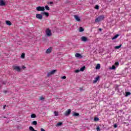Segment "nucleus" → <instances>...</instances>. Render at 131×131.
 <instances>
[{
    "mask_svg": "<svg viewBox=\"0 0 131 131\" xmlns=\"http://www.w3.org/2000/svg\"><path fill=\"white\" fill-rule=\"evenodd\" d=\"M79 71H80V70H76L75 71V72L76 73H78V72H79Z\"/></svg>",
    "mask_w": 131,
    "mask_h": 131,
    "instance_id": "obj_35",
    "label": "nucleus"
},
{
    "mask_svg": "<svg viewBox=\"0 0 131 131\" xmlns=\"http://www.w3.org/2000/svg\"><path fill=\"white\" fill-rule=\"evenodd\" d=\"M94 121H99V120H100V119H99V118L98 117H95L94 119Z\"/></svg>",
    "mask_w": 131,
    "mask_h": 131,
    "instance_id": "obj_29",
    "label": "nucleus"
},
{
    "mask_svg": "<svg viewBox=\"0 0 131 131\" xmlns=\"http://www.w3.org/2000/svg\"><path fill=\"white\" fill-rule=\"evenodd\" d=\"M96 130L97 131H101V129H100V126H97V128H96Z\"/></svg>",
    "mask_w": 131,
    "mask_h": 131,
    "instance_id": "obj_31",
    "label": "nucleus"
},
{
    "mask_svg": "<svg viewBox=\"0 0 131 131\" xmlns=\"http://www.w3.org/2000/svg\"><path fill=\"white\" fill-rule=\"evenodd\" d=\"M73 116H79V114L77 113H74Z\"/></svg>",
    "mask_w": 131,
    "mask_h": 131,
    "instance_id": "obj_23",
    "label": "nucleus"
},
{
    "mask_svg": "<svg viewBox=\"0 0 131 131\" xmlns=\"http://www.w3.org/2000/svg\"><path fill=\"white\" fill-rule=\"evenodd\" d=\"M99 79H100V76H98L95 78V79L93 81V83H96V82H97V81H98V80H99Z\"/></svg>",
    "mask_w": 131,
    "mask_h": 131,
    "instance_id": "obj_12",
    "label": "nucleus"
},
{
    "mask_svg": "<svg viewBox=\"0 0 131 131\" xmlns=\"http://www.w3.org/2000/svg\"><path fill=\"white\" fill-rule=\"evenodd\" d=\"M129 95H130V92H126V95H125L126 97H128V96H129Z\"/></svg>",
    "mask_w": 131,
    "mask_h": 131,
    "instance_id": "obj_28",
    "label": "nucleus"
},
{
    "mask_svg": "<svg viewBox=\"0 0 131 131\" xmlns=\"http://www.w3.org/2000/svg\"><path fill=\"white\" fill-rule=\"evenodd\" d=\"M115 65H116V66L119 65V63L118 62H116L115 63Z\"/></svg>",
    "mask_w": 131,
    "mask_h": 131,
    "instance_id": "obj_37",
    "label": "nucleus"
},
{
    "mask_svg": "<svg viewBox=\"0 0 131 131\" xmlns=\"http://www.w3.org/2000/svg\"><path fill=\"white\" fill-rule=\"evenodd\" d=\"M116 68V67L115 66H112V68H111V69L114 70V69H115Z\"/></svg>",
    "mask_w": 131,
    "mask_h": 131,
    "instance_id": "obj_33",
    "label": "nucleus"
},
{
    "mask_svg": "<svg viewBox=\"0 0 131 131\" xmlns=\"http://www.w3.org/2000/svg\"><path fill=\"white\" fill-rule=\"evenodd\" d=\"M57 72V70H53L51 71L50 72H49L47 74V76L50 77L51 75H53V74H55V73Z\"/></svg>",
    "mask_w": 131,
    "mask_h": 131,
    "instance_id": "obj_2",
    "label": "nucleus"
},
{
    "mask_svg": "<svg viewBox=\"0 0 131 131\" xmlns=\"http://www.w3.org/2000/svg\"><path fill=\"white\" fill-rule=\"evenodd\" d=\"M4 118H7V117H4Z\"/></svg>",
    "mask_w": 131,
    "mask_h": 131,
    "instance_id": "obj_47",
    "label": "nucleus"
},
{
    "mask_svg": "<svg viewBox=\"0 0 131 131\" xmlns=\"http://www.w3.org/2000/svg\"><path fill=\"white\" fill-rule=\"evenodd\" d=\"M31 118H35V117H36V115L34 114H32L31 115Z\"/></svg>",
    "mask_w": 131,
    "mask_h": 131,
    "instance_id": "obj_26",
    "label": "nucleus"
},
{
    "mask_svg": "<svg viewBox=\"0 0 131 131\" xmlns=\"http://www.w3.org/2000/svg\"><path fill=\"white\" fill-rule=\"evenodd\" d=\"M45 9H46V10H47L48 11H50V7L48 5L45 6Z\"/></svg>",
    "mask_w": 131,
    "mask_h": 131,
    "instance_id": "obj_27",
    "label": "nucleus"
},
{
    "mask_svg": "<svg viewBox=\"0 0 131 131\" xmlns=\"http://www.w3.org/2000/svg\"><path fill=\"white\" fill-rule=\"evenodd\" d=\"M95 9L96 10H99V6H98V5L95 6Z\"/></svg>",
    "mask_w": 131,
    "mask_h": 131,
    "instance_id": "obj_36",
    "label": "nucleus"
},
{
    "mask_svg": "<svg viewBox=\"0 0 131 131\" xmlns=\"http://www.w3.org/2000/svg\"><path fill=\"white\" fill-rule=\"evenodd\" d=\"M41 131H46V130H45L43 128H41Z\"/></svg>",
    "mask_w": 131,
    "mask_h": 131,
    "instance_id": "obj_44",
    "label": "nucleus"
},
{
    "mask_svg": "<svg viewBox=\"0 0 131 131\" xmlns=\"http://www.w3.org/2000/svg\"><path fill=\"white\" fill-rule=\"evenodd\" d=\"M118 86H119V85H116V90H118Z\"/></svg>",
    "mask_w": 131,
    "mask_h": 131,
    "instance_id": "obj_40",
    "label": "nucleus"
},
{
    "mask_svg": "<svg viewBox=\"0 0 131 131\" xmlns=\"http://www.w3.org/2000/svg\"><path fill=\"white\" fill-rule=\"evenodd\" d=\"M105 18V16L104 15H100L98 16L97 18L95 19V22L96 23H98V22H101L102 20H104Z\"/></svg>",
    "mask_w": 131,
    "mask_h": 131,
    "instance_id": "obj_1",
    "label": "nucleus"
},
{
    "mask_svg": "<svg viewBox=\"0 0 131 131\" xmlns=\"http://www.w3.org/2000/svg\"><path fill=\"white\" fill-rule=\"evenodd\" d=\"M23 69H25V68H26V67H25V66H23Z\"/></svg>",
    "mask_w": 131,
    "mask_h": 131,
    "instance_id": "obj_45",
    "label": "nucleus"
},
{
    "mask_svg": "<svg viewBox=\"0 0 131 131\" xmlns=\"http://www.w3.org/2000/svg\"><path fill=\"white\" fill-rule=\"evenodd\" d=\"M79 90L80 91V92H83V91H84V89H83V88H80Z\"/></svg>",
    "mask_w": 131,
    "mask_h": 131,
    "instance_id": "obj_34",
    "label": "nucleus"
},
{
    "mask_svg": "<svg viewBox=\"0 0 131 131\" xmlns=\"http://www.w3.org/2000/svg\"><path fill=\"white\" fill-rule=\"evenodd\" d=\"M13 68L14 70H16L18 72H20L21 71V68H20V67L17 66H13Z\"/></svg>",
    "mask_w": 131,
    "mask_h": 131,
    "instance_id": "obj_3",
    "label": "nucleus"
},
{
    "mask_svg": "<svg viewBox=\"0 0 131 131\" xmlns=\"http://www.w3.org/2000/svg\"><path fill=\"white\" fill-rule=\"evenodd\" d=\"M6 23L7 25H9V26H10V25H12V23H11L10 20H7Z\"/></svg>",
    "mask_w": 131,
    "mask_h": 131,
    "instance_id": "obj_14",
    "label": "nucleus"
},
{
    "mask_svg": "<svg viewBox=\"0 0 131 131\" xmlns=\"http://www.w3.org/2000/svg\"><path fill=\"white\" fill-rule=\"evenodd\" d=\"M84 69H85V67L83 66L80 68V71H84Z\"/></svg>",
    "mask_w": 131,
    "mask_h": 131,
    "instance_id": "obj_25",
    "label": "nucleus"
},
{
    "mask_svg": "<svg viewBox=\"0 0 131 131\" xmlns=\"http://www.w3.org/2000/svg\"><path fill=\"white\" fill-rule=\"evenodd\" d=\"M4 6H6V3L4 0H0V7H4Z\"/></svg>",
    "mask_w": 131,
    "mask_h": 131,
    "instance_id": "obj_9",
    "label": "nucleus"
},
{
    "mask_svg": "<svg viewBox=\"0 0 131 131\" xmlns=\"http://www.w3.org/2000/svg\"><path fill=\"white\" fill-rule=\"evenodd\" d=\"M33 131H37V130H36L34 129Z\"/></svg>",
    "mask_w": 131,
    "mask_h": 131,
    "instance_id": "obj_48",
    "label": "nucleus"
},
{
    "mask_svg": "<svg viewBox=\"0 0 131 131\" xmlns=\"http://www.w3.org/2000/svg\"><path fill=\"white\" fill-rule=\"evenodd\" d=\"M83 30H84L83 29V28L80 27L79 28V32H82V31H83Z\"/></svg>",
    "mask_w": 131,
    "mask_h": 131,
    "instance_id": "obj_19",
    "label": "nucleus"
},
{
    "mask_svg": "<svg viewBox=\"0 0 131 131\" xmlns=\"http://www.w3.org/2000/svg\"><path fill=\"white\" fill-rule=\"evenodd\" d=\"M39 100H45V97H43V96H41L39 98Z\"/></svg>",
    "mask_w": 131,
    "mask_h": 131,
    "instance_id": "obj_32",
    "label": "nucleus"
},
{
    "mask_svg": "<svg viewBox=\"0 0 131 131\" xmlns=\"http://www.w3.org/2000/svg\"><path fill=\"white\" fill-rule=\"evenodd\" d=\"M48 4H49L50 5H53V4H54V2H48Z\"/></svg>",
    "mask_w": 131,
    "mask_h": 131,
    "instance_id": "obj_38",
    "label": "nucleus"
},
{
    "mask_svg": "<svg viewBox=\"0 0 131 131\" xmlns=\"http://www.w3.org/2000/svg\"><path fill=\"white\" fill-rule=\"evenodd\" d=\"M4 94H7L8 93V91H4Z\"/></svg>",
    "mask_w": 131,
    "mask_h": 131,
    "instance_id": "obj_43",
    "label": "nucleus"
},
{
    "mask_svg": "<svg viewBox=\"0 0 131 131\" xmlns=\"http://www.w3.org/2000/svg\"><path fill=\"white\" fill-rule=\"evenodd\" d=\"M61 79H66V77L65 76H63L61 77Z\"/></svg>",
    "mask_w": 131,
    "mask_h": 131,
    "instance_id": "obj_39",
    "label": "nucleus"
},
{
    "mask_svg": "<svg viewBox=\"0 0 131 131\" xmlns=\"http://www.w3.org/2000/svg\"><path fill=\"white\" fill-rule=\"evenodd\" d=\"M29 129H30V130L33 131L34 130V128L32 126H30Z\"/></svg>",
    "mask_w": 131,
    "mask_h": 131,
    "instance_id": "obj_30",
    "label": "nucleus"
},
{
    "mask_svg": "<svg viewBox=\"0 0 131 131\" xmlns=\"http://www.w3.org/2000/svg\"><path fill=\"white\" fill-rule=\"evenodd\" d=\"M114 127H115V128H116V127H117V124H115L114 125Z\"/></svg>",
    "mask_w": 131,
    "mask_h": 131,
    "instance_id": "obj_41",
    "label": "nucleus"
},
{
    "mask_svg": "<svg viewBox=\"0 0 131 131\" xmlns=\"http://www.w3.org/2000/svg\"><path fill=\"white\" fill-rule=\"evenodd\" d=\"M122 45L120 44L119 46L115 47V49L116 50H118V49H120V47H122Z\"/></svg>",
    "mask_w": 131,
    "mask_h": 131,
    "instance_id": "obj_15",
    "label": "nucleus"
},
{
    "mask_svg": "<svg viewBox=\"0 0 131 131\" xmlns=\"http://www.w3.org/2000/svg\"><path fill=\"white\" fill-rule=\"evenodd\" d=\"M75 57L76 58H80V59H81V58H82V56L79 53H76Z\"/></svg>",
    "mask_w": 131,
    "mask_h": 131,
    "instance_id": "obj_10",
    "label": "nucleus"
},
{
    "mask_svg": "<svg viewBox=\"0 0 131 131\" xmlns=\"http://www.w3.org/2000/svg\"><path fill=\"white\" fill-rule=\"evenodd\" d=\"M36 10L38 11H41L42 12H44L45 7L38 6V7H36Z\"/></svg>",
    "mask_w": 131,
    "mask_h": 131,
    "instance_id": "obj_4",
    "label": "nucleus"
},
{
    "mask_svg": "<svg viewBox=\"0 0 131 131\" xmlns=\"http://www.w3.org/2000/svg\"><path fill=\"white\" fill-rule=\"evenodd\" d=\"M52 52V48L48 49L46 51V54H50Z\"/></svg>",
    "mask_w": 131,
    "mask_h": 131,
    "instance_id": "obj_13",
    "label": "nucleus"
},
{
    "mask_svg": "<svg viewBox=\"0 0 131 131\" xmlns=\"http://www.w3.org/2000/svg\"><path fill=\"white\" fill-rule=\"evenodd\" d=\"M42 15H45L46 17H49V13L48 12H42Z\"/></svg>",
    "mask_w": 131,
    "mask_h": 131,
    "instance_id": "obj_18",
    "label": "nucleus"
},
{
    "mask_svg": "<svg viewBox=\"0 0 131 131\" xmlns=\"http://www.w3.org/2000/svg\"><path fill=\"white\" fill-rule=\"evenodd\" d=\"M99 31H102V29H99Z\"/></svg>",
    "mask_w": 131,
    "mask_h": 131,
    "instance_id": "obj_46",
    "label": "nucleus"
},
{
    "mask_svg": "<svg viewBox=\"0 0 131 131\" xmlns=\"http://www.w3.org/2000/svg\"><path fill=\"white\" fill-rule=\"evenodd\" d=\"M62 124H63V123H62V122H58L56 124V126H61V125H62Z\"/></svg>",
    "mask_w": 131,
    "mask_h": 131,
    "instance_id": "obj_20",
    "label": "nucleus"
},
{
    "mask_svg": "<svg viewBox=\"0 0 131 131\" xmlns=\"http://www.w3.org/2000/svg\"><path fill=\"white\" fill-rule=\"evenodd\" d=\"M118 36H119V34H117L116 35H115L112 39L113 40L114 39H116V38H117V37H118Z\"/></svg>",
    "mask_w": 131,
    "mask_h": 131,
    "instance_id": "obj_16",
    "label": "nucleus"
},
{
    "mask_svg": "<svg viewBox=\"0 0 131 131\" xmlns=\"http://www.w3.org/2000/svg\"><path fill=\"white\" fill-rule=\"evenodd\" d=\"M75 19L78 21V22H79V21H80V18H79V17L78 16V15H74V16Z\"/></svg>",
    "mask_w": 131,
    "mask_h": 131,
    "instance_id": "obj_11",
    "label": "nucleus"
},
{
    "mask_svg": "<svg viewBox=\"0 0 131 131\" xmlns=\"http://www.w3.org/2000/svg\"><path fill=\"white\" fill-rule=\"evenodd\" d=\"M32 124H33V125H36V124H37V122H36V121H34L32 122Z\"/></svg>",
    "mask_w": 131,
    "mask_h": 131,
    "instance_id": "obj_24",
    "label": "nucleus"
},
{
    "mask_svg": "<svg viewBox=\"0 0 131 131\" xmlns=\"http://www.w3.org/2000/svg\"><path fill=\"white\" fill-rule=\"evenodd\" d=\"M81 41H84V42H85L89 41V39L88 38V37L85 36H82L81 37Z\"/></svg>",
    "mask_w": 131,
    "mask_h": 131,
    "instance_id": "obj_7",
    "label": "nucleus"
},
{
    "mask_svg": "<svg viewBox=\"0 0 131 131\" xmlns=\"http://www.w3.org/2000/svg\"><path fill=\"white\" fill-rule=\"evenodd\" d=\"M101 68V65L100 63H98L96 67V69H100Z\"/></svg>",
    "mask_w": 131,
    "mask_h": 131,
    "instance_id": "obj_17",
    "label": "nucleus"
},
{
    "mask_svg": "<svg viewBox=\"0 0 131 131\" xmlns=\"http://www.w3.org/2000/svg\"><path fill=\"white\" fill-rule=\"evenodd\" d=\"M36 18H37V19H39V20H41L42 19V15L40 14H36Z\"/></svg>",
    "mask_w": 131,
    "mask_h": 131,
    "instance_id": "obj_8",
    "label": "nucleus"
},
{
    "mask_svg": "<svg viewBox=\"0 0 131 131\" xmlns=\"http://www.w3.org/2000/svg\"><path fill=\"white\" fill-rule=\"evenodd\" d=\"M54 114L55 116H58V115H59V112H58L57 111H54Z\"/></svg>",
    "mask_w": 131,
    "mask_h": 131,
    "instance_id": "obj_22",
    "label": "nucleus"
},
{
    "mask_svg": "<svg viewBox=\"0 0 131 131\" xmlns=\"http://www.w3.org/2000/svg\"><path fill=\"white\" fill-rule=\"evenodd\" d=\"M46 33L48 36H51L52 35V32L50 29H47Z\"/></svg>",
    "mask_w": 131,
    "mask_h": 131,
    "instance_id": "obj_5",
    "label": "nucleus"
},
{
    "mask_svg": "<svg viewBox=\"0 0 131 131\" xmlns=\"http://www.w3.org/2000/svg\"><path fill=\"white\" fill-rule=\"evenodd\" d=\"M70 113H71V110L68 109L64 114L65 116H69L70 115Z\"/></svg>",
    "mask_w": 131,
    "mask_h": 131,
    "instance_id": "obj_6",
    "label": "nucleus"
},
{
    "mask_svg": "<svg viewBox=\"0 0 131 131\" xmlns=\"http://www.w3.org/2000/svg\"><path fill=\"white\" fill-rule=\"evenodd\" d=\"M20 57L22 59H24L25 58V53H23Z\"/></svg>",
    "mask_w": 131,
    "mask_h": 131,
    "instance_id": "obj_21",
    "label": "nucleus"
},
{
    "mask_svg": "<svg viewBox=\"0 0 131 131\" xmlns=\"http://www.w3.org/2000/svg\"><path fill=\"white\" fill-rule=\"evenodd\" d=\"M6 107H7V105H4L3 109L5 110L6 109Z\"/></svg>",
    "mask_w": 131,
    "mask_h": 131,
    "instance_id": "obj_42",
    "label": "nucleus"
}]
</instances>
